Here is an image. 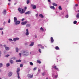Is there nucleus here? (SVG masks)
I'll return each instance as SVG.
<instances>
[{"instance_id":"f257e3e1","label":"nucleus","mask_w":79,"mask_h":79,"mask_svg":"<svg viewBox=\"0 0 79 79\" xmlns=\"http://www.w3.org/2000/svg\"><path fill=\"white\" fill-rule=\"evenodd\" d=\"M20 71V69L19 68H18L17 69V73L18 74V79H20V77H19V72Z\"/></svg>"},{"instance_id":"f03ea898","label":"nucleus","mask_w":79,"mask_h":79,"mask_svg":"<svg viewBox=\"0 0 79 79\" xmlns=\"http://www.w3.org/2000/svg\"><path fill=\"white\" fill-rule=\"evenodd\" d=\"M27 76L29 79H31V78L33 77V74L31 75V74H29L27 75Z\"/></svg>"},{"instance_id":"7ed1b4c3","label":"nucleus","mask_w":79,"mask_h":79,"mask_svg":"<svg viewBox=\"0 0 79 79\" xmlns=\"http://www.w3.org/2000/svg\"><path fill=\"white\" fill-rule=\"evenodd\" d=\"M21 24L22 25H23V26H24V25H26V24H27V21H25L24 22H22L21 23Z\"/></svg>"},{"instance_id":"20e7f679","label":"nucleus","mask_w":79,"mask_h":79,"mask_svg":"<svg viewBox=\"0 0 79 79\" xmlns=\"http://www.w3.org/2000/svg\"><path fill=\"white\" fill-rule=\"evenodd\" d=\"M15 24L16 25H18V24H20V22L19 20L15 22Z\"/></svg>"},{"instance_id":"39448f33","label":"nucleus","mask_w":79,"mask_h":79,"mask_svg":"<svg viewBox=\"0 0 79 79\" xmlns=\"http://www.w3.org/2000/svg\"><path fill=\"white\" fill-rule=\"evenodd\" d=\"M31 6L33 7V9H35L36 8V6L34 5V4H31Z\"/></svg>"},{"instance_id":"423d86ee","label":"nucleus","mask_w":79,"mask_h":79,"mask_svg":"<svg viewBox=\"0 0 79 79\" xmlns=\"http://www.w3.org/2000/svg\"><path fill=\"white\" fill-rule=\"evenodd\" d=\"M19 39V38H16L13 39V40L14 42H15L16 40H18Z\"/></svg>"},{"instance_id":"0eeeda50","label":"nucleus","mask_w":79,"mask_h":79,"mask_svg":"<svg viewBox=\"0 0 79 79\" xmlns=\"http://www.w3.org/2000/svg\"><path fill=\"white\" fill-rule=\"evenodd\" d=\"M27 32H26L25 34L26 35H29V31L28 30V29H26Z\"/></svg>"},{"instance_id":"6e6552de","label":"nucleus","mask_w":79,"mask_h":79,"mask_svg":"<svg viewBox=\"0 0 79 79\" xmlns=\"http://www.w3.org/2000/svg\"><path fill=\"white\" fill-rule=\"evenodd\" d=\"M25 15H29V14H31V11H28L26 12L25 13Z\"/></svg>"},{"instance_id":"1a4fd4ad","label":"nucleus","mask_w":79,"mask_h":79,"mask_svg":"<svg viewBox=\"0 0 79 79\" xmlns=\"http://www.w3.org/2000/svg\"><path fill=\"white\" fill-rule=\"evenodd\" d=\"M25 13V11L24 10V9H23L22 10V11L20 12L21 14H23V13Z\"/></svg>"},{"instance_id":"9d476101","label":"nucleus","mask_w":79,"mask_h":79,"mask_svg":"<svg viewBox=\"0 0 79 79\" xmlns=\"http://www.w3.org/2000/svg\"><path fill=\"white\" fill-rule=\"evenodd\" d=\"M51 40L52 43H53V42H54V40H53V37H51Z\"/></svg>"},{"instance_id":"9b49d317","label":"nucleus","mask_w":79,"mask_h":79,"mask_svg":"<svg viewBox=\"0 0 79 79\" xmlns=\"http://www.w3.org/2000/svg\"><path fill=\"white\" fill-rule=\"evenodd\" d=\"M8 76H9V77L11 76H12V73L10 72L9 73Z\"/></svg>"},{"instance_id":"f8f14e48","label":"nucleus","mask_w":79,"mask_h":79,"mask_svg":"<svg viewBox=\"0 0 79 79\" xmlns=\"http://www.w3.org/2000/svg\"><path fill=\"white\" fill-rule=\"evenodd\" d=\"M10 62L11 64H13V63H14V61H13V60H10Z\"/></svg>"},{"instance_id":"ddd939ff","label":"nucleus","mask_w":79,"mask_h":79,"mask_svg":"<svg viewBox=\"0 0 79 79\" xmlns=\"http://www.w3.org/2000/svg\"><path fill=\"white\" fill-rule=\"evenodd\" d=\"M40 17L41 18H44V16H43V15L42 14H40L39 15Z\"/></svg>"},{"instance_id":"4468645a","label":"nucleus","mask_w":79,"mask_h":79,"mask_svg":"<svg viewBox=\"0 0 79 79\" xmlns=\"http://www.w3.org/2000/svg\"><path fill=\"white\" fill-rule=\"evenodd\" d=\"M50 8L51 9H53V10H55V7L54 6H50Z\"/></svg>"},{"instance_id":"2eb2a0df","label":"nucleus","mask_w":79,"mask_h":79,"mask_svg":"<svg viewBox=\"0 0 79 79\" xmlns=\"http://www.w3.org/2000/svg\"><path fill=\"white\" fill-rule=\"evenodd\" d=\"M14 20L15 23L17 21V18L16 17H14Z\"/></svg>"},{"instance_id":"dca6fc26","label":"nucleus","mask_w":79,"mask_h":79,"mask_svg":"<svg viewBox=\"0 0 79 79\" xmlns=\"http://www.w3.org/2000/svg\"><path fill=\"white\" fill-rule=\"evenodd\" d=\"M16 63H18V62H21V60H16Z\"/></svg>"},{"instance_id":"f3484780","label":"nucleus","mask_w":79,"mask_h":79,"mask_svg":"<svg viewBox=\"0 0 79 79\" xmlns=\"http://www.w3.org/2000/svg\"><path fill=\"white\" fill-rule=\"evenodd\" d=\"M23 53H26V54H24V55H27L28 54V52H26L25 51H24L23 52Z\"/></svg>"},{"instance_id":"a211bd4d","label":"nucleus","mask_w":79,"mask_h":79,"mask_svg":"<svg viewBox=\"0 0 79 79\" xmlns=\"http://www.w3.org/2000/svg\"><path fill=\"white\" fill-rule=\"evenodd\" d=\"M34 43L33 42H32L31 44H30V46H32L34 45Z\"/></svg>"},{"instance_id":"6ab92c4d","label":"nucleus","mask_w":79,"mask_h":79,"mask_svg":"<svg viewBox=\"0 0 79 79\" xmlns=\"http://www.w3.org/2000/svg\"><path fill=\"white\" fill-rule=\"evenodd\" d=\"M52 5L53 6H57L58 5L57 4H56V3H52Z\"/></svg>"},{"instance_id":"aec40b11","label":"nucleus","mask_w":79,"mask_h":79,"mask_svg":"<svg viewBox=\"0 0 79 79\" xmlns=\"http://www.w3.org/2000/svg\"><path fill=\"white\" fill-rule=\"evenodd\" d=\"M53 68L55 69H56V70H58V68H56V66H55L54 67H53Z\"/></svg>"},{"instance_id":"412c9836","label":"nucleus","mask_w":79,"mask_h":79,"mask_svg":"<svg viewBox=\"0 0 79 79\" xmlns=\"http://www.w3.org/2000/svg\"><path fill=\"white\" fill-rule=\"evenodd\" d=\"M5 49L6 50H10V48H9L8 47H6Z\"/></svg>"},{"instance_id":"4be33fe9","label":"nucleus","mask_w":79,"mask_h":79,"mask_svg":"<svg viewBox=\"0 0 79 79\" xmlns=\"http://www.w3.org/2000/svg\"><path fill=\"white\" fill-rule=\"evenodd\" d=\"M76 18L79 19V13H78L76 15Z\"/></svg>"},{"instance_id":"5701e85b","label":"nucleus","mask_w":79,"mask_h":79,"mask_svg":"<svg viewBox=\"0 0 79 79\" xmlns=\"http://www.w3.org/2000/svg\"><path fill=\"white\" fill-rule=\"evenodd\" d=\"M18 10L19 11V12H21L22 9L21 8H19L18 9Z\"/></svg>"},{"instance_id":"b1692460","label":"nucleus","mask_w":79,"mask_h":79,"mask_svg":"<svg viewBox=\"0 0 79 79\" xmlns=\"http://www.w3.org/2000/svg\"><path fill=\"white\" fill-rule=\"evenodd\" d=\"M30 3V0H27V4H29Z\"/></svg>"},{"instance_id":"393cba45","label":"nucleus","mask_w":79,"mask_h":79,"mask_svg":"<svg viewBox=\"0 0 79 79\" xmlns=\"http://www.w3.org/2000/svg\"><path fill=\"white\" fill-rule=\"evenodd\" d=\"M3 13L4 15H6V10H4L3 12Z\"/></svg>"},{"instance_id":"a878e982","label":"nucleus","mask_w":79,"mask_h":79,"mask_svg":"<svg viewBox=\"0 0 79 79\" xmlns=\"http://www.w3.org/2000/svg\"><path fill=\"white\" fill-rule=\"evenodd\" d=\"M58 8L60 10H62V8H61V7L60 6Z\"/></svg>"},{"instance_id":"bb28decb","label":"nucleus","mask_w":79,"mask_h":79,"mask_svg":"<svg viewBox=\"0 0 79 79\" xmlns=\"http://www.w3.org/2000/svg\"><path fill=\"white\" fill-rule=\"evenodd\" d=\"M55 49L56 50H59V47H58V46H56L55 47Z\"/></svg>"},{"instance_id":"cd10ccee","label":"nucleus","mask_w":79,"mask_h":79,"mask_svg":"<svg viewBox=\"0 0 79 79\" xmlns=\"http://www.w3.org/2000/svg\"><path fill=\"white\" fill-rule=\"evenodd\" d=\"M19 50V49H18V48H16V52H18V51Z\"/></svg>"},{"instance_id":"c85d7f7f","label":"nucleus","mask_w":79,"mask_h":79,"mask_svg":"<svg viewBox=\"0 0 79 79\" xmlns=\"http://www.w3.org/2000/svg\"><path fill=\"white\" fill-rule=\"evenodd\" d=\"M37 62L38 63H39L40 64L41 63V62L40 61V60H37Z\"/></svg>"},{"instance_id":"c756f323","label":"nucleus","mask_w":79,"mask_h":79,"mask_svg":"<svg viewBox=\"0 0 79 79\" xmlns=\"http://www.w3.org/2000/svg\"><path fill=\"white\" fill-rule=\"evenodd\" d=\"M40 30L41 31H44V28H42V27H41L40 29Z\"/></svg>"},{"instance_id":"7c9ffc66","label":"nucleus","mask_w":79,"mask_h":79,"mask_svg":"<svg viewBox=\"0 0 79 79\" xmlns=\"http://www.w3.org/2000/svg\"><path fill=\"white\" fill-rule=\"evenodd\" d=\"M10 66V63H8L6 64V66L8 67Z\"/></svg>"},{"instance_id":"2f4dec72","label":"nucleus","mask_w":79,"mask_h":79,"mask_svg":"<svg viewBox=\"0 0 79 79\" xmlns=\"http://www.w3.org/2000/svg\"><path fill=\"white\" fill-rule=\"evenodd\" d=\"M30 65H31V66H33V63L32 62H30Z\"/></svg>"},{"instance_id":"473e14b6","label":"nucleus","mask_w":79,"mask_h":79,"mask_svg":"<svg viewBox=\"0 0 79 79\" xmlns=\"http://www.w3.org/2000/svg\"><path fill=\"white\" fill-rule=\"evenodd\" d=\"M76 23H77V21H74L73 22V23L74 24H76Z\"/></svg>"},{"instance_id":"72a5a7b5","label":"nucleus","mask_w":79,"mask_h":79,"mask_svg":"<svg viewBox=\"0 0 79 79\" xmlns=\"http://www.w3.org/2000/svg\"><path fill=\"white\" fill-rule=\"evenodd\" d=\"M3 65V64H2V63H0V68H1V67H2V66Z\"/></svg>"},{"instance_id":"f704fd0d","label":"nucleus","mask_w":79,"mask_h":79,"mask_svg":"<svg viewBox=\"0 0 79 79\" xmlns=\"http://www.w3.org/2000/svg\"><path fill=\"white\" fill-rule=\"evenodd\" d=\"M26 27H30V24H27L26 25Z\"/></svg>"},{"instance_id":"c9c22d12","label":"nucleus","mask_w":79,"mask_h":79,"mask_svg":"<svg viewBox=\"0 0 79 79\" xmlns=\"http://www.w3.org/2000/svg\"><path fill=\"white\" fill-rule=\"evenodd\" d=\"M45 74V72H44L42 74V76H44Z\"/></svg>"},{"instance_id":"e433bc0d","label":"nucleus","mask_w":79,"mask_h":79,"mask_svg":"<svg viewBox=\"0 0 79 79\" xmlns=\"http://www.w3.org/2000/svg\"><path fill=\"white\" fill-rule=\"evenodd\" d=\"M9 41H13V40H12V39H9Z\"/></svg>"},{"instance_id":"4c0bfd02","label":"nucleus","mask_w":79,"mask_h":79,"mask_svg":"<svg viewBox=\"0 0 79 79\" xmlns=\"http://www.w3.org/2000/svg\"><path fill=\"white\" fill-rule=\"evenodd\" d=\"M10 56V55H6L5 56L6 57H8V56Z\"/></svg>"},{"instance_id":"58836bf2","label":"nucleus","mask_w":79,"mask_h":79,"mask_svg":"<svg viewBox=\"0 0 79 79\" xmlns=\"http://www.w3.org/2000/svg\"><path fill=\"white\" fill-rule=\"evenodd\" d=\"M39 52L40 53H42V52H41V49H39Z\"/></svg>"},{"instance_id":"ea45409f","label":"nucleus","mask_w":79,"mask_h":79,"mask_svg":"<svg viewBox=\"0 0 79 79\" xmlns=\"http://www.w3.org/2000/svg\"><path fill=\"white\" fill-rule=\"evenodd\" d=\"M37 69V68L36 67H35V68H34V69H33V71H35V70Z\"/></svg>"},{"instance_id":"a19ab883","label":"nucleus","mask_w":79,"mask_h":79,"mask_svg":"<svg viewBox=\"0 0 79 79\" xmlns=\"http://www.w3.org/2000/svg\"><path fill=\"white\" fill-rule=\"evenodd\" d=\"M68 17H69V16L68 15H67L65 16V18H68Z\"/></svg>"},{"instance_id":"79ce46f5","label":"nucleus","mask_w":79,"mask_h":79,"mask_svg":"<svg viewBox=\"0 0 79 79\" xmlns=\"http://www.w3.org/2000/svg\"><path fill=\"white\" fill-rule=\"evenodd\" d=\"M25 19H24V18H23L22 19V21H24V20Z\"/></svg>"},{"instance_id":"37998d69","label":"nucleus","mask_w":79,"mask_h":79,"mask_svg":"<svg viewBox=\"0 0 79 79\" xmlns=\"http://www.w3.org/2000/svg\"><path fill=\"white\" fill-rule=\"evenodd\" d=\"M12 59H13V60H15V57H12V58H11V59L12 60Z\"/></svg>"},{"instance_id":"c03bdc74","label":"nucleus","mask_w":79,"mask_h":79,"mask_svg":"<svg viewBox=\"0 0 79 79\" xmlns=\"http://www.w3.org/2000/svg\"><path fill=\"white\" fill-rule=\"evenodd\" d=\"M3 28H0V31H2L3 30Z\"/></svg>"},{"instance_id":"a18cd8bd","label":"nucleus","mask_w":79,"mask_h":79,"mask_svg":"<svg viewBox=\"0 0 79 79\" xmlns=\"http://www.w3.org/2000/svg\"><path fill=\"white\" fill-rule=\"evenodd\" d=\"M38 46H39V47H42V46L41 44H39Z\"/></svg>"},{"instance_id":"49530a36","label":"nucleus","mask_w":79,"mask_h":79,"mask_svg":"<svg viewBox=\"0 0 79 79\" xmlns=\"http://www.w3.org/2000/svg\"><path fill=\"white\" fill-rule=\"evenodd\" d=\"M23 64H20V67H23Z\"/></svg>"},{"instance_id":"de8ad7c7","label":"nucleus","mask_w":79,"mask_h":79,"mask_svg":"<svg viewBox=\"0 0 79 79\" xmlns=\"http://www.w3.org/2000/svg\"><path fill=\"white\" fill-rule=\"evenodd\" d=\"M8 23H10V19H9L8 21Z\"/></svg>"},{"instance_id":"09e8293b","label":"nucleus","mask_w":79,"mask_h":79,"mask_svg":"<svg viewBox=\"0 0 79 79\" xmlns=\"http://www.w3.org/2000/svg\"><path fill=\"white\" fill-rule=\"evenodd\" d=\"M27 7H24V9L26 10H27Z\"/></svg>"},{"instance_id":"8fccbe9b","label":"nucleus","mask_w":79,"mask_h":79,"mask_svg":"<svg viewBox=\"0 0 79 79\" xmlns=\"http://www.w3.org/2000/svg\"><path fill=\"white\" fill-rule=\"evenodd\" d=\"M57 77H58V75H56V76H55V77L56 78H57Z\"/></svg>"},{"instance_id":"3c124183","label":"nucleus","mask_w":79,"mask_h":79,"mask_svg":"<svg viewBox=\"0 0 79 79\" xmlns=\"http://www.w3.org/2000/svg\"><path fill=\"white\" fill-rule=\"evenodd\" d=\"M35 38H37V36L36 35H35Z\"/></svg>"},{"instance_id":"603ef678","label":"nucleus","mask_w":79,"mask_h":79,"mask_svg":"<svg viewBox=\"0 0 79 79\" xmlns=\"http://www.w3.org/2000/svg\"><path fill=\"white\" fill-rule=\"evenodd\" d=\"M25 45H27V43H25Z\"/></svg>"},{"instance_id":"864d4df0","label":"nucleus","mask_w":79,"mask_h":79,"mask_svg":"<svg viewBox=\"0 0 79 79\" xmlns=\"http://www.w3.org/2000/svg\"><path fill=\"white\" fill-rule=\"evenodd\" d=\"M78 6V4H76L75 5V6Z\"/></svg>"},{"instance_id":"5fc2aeb1","label":"nucleus","mask_w":79,"mask_h":79,"mask_svg":"<svg viewBox=\"0 0 79 79\" xmlns=\"http://www.w3.org/2000/svg\"><path fill=\"white\" fill-rule=\"evenodd\" d=\"M19 55L20 56H21V53H19Z\"/></svg>"},{"instance_id":"6e6d98bb","label":"nucleus","mask_w":79,"mask_h":79,"mask_svg":"<svg viewBox=\"0 0 79 79\" xmlns=\"http://www.w3.org/2000/svg\"><path fill=\"white\" fill-rule=\"evenodd\" d=\"M50 1H51V0H48V2H50Z\"/></svg>"},{"instance_id":"4d7b16f0","label":"nucleus","mask_w":79,"mask_h":79,"mask_svg":"<svg viewBox=\"0 0 79 79\" xmlns=\"http://www.w3.org/2000/svg\"><path fill=\"white\" fill-rule=\"evenodd\" d=\"M8 5H11V4L10 3H8Z\"/></svg>"},{"instance_id":"13d9d810","label":"nucleus","mask_w":79,"mask_h":79,"mask_svg":"<svg viewBox=\"0 0 79 79\" xmlns=\"http://www.w3.org/2000/svg\"><path fill=\"white\" fill-rule=\"evenodd\" d=\"M4 47H6V45H5V44H4Z\"/></svg>"},{"instance_id":"bf43d9fd","label":"nucleus","mask_w":79,"mask_h":79,"mask_svg":"<svg viewBox=\"0 0 79 79\" xmlns=\"http://www.w3.org/2000/svg\"><path fill=\"white\" fill-rule=\"evenodd\" d=\"M2 35H3V31L2 32Z\"/></svg>"},{"instance_id":"052dcab7","label":"nucleus","mask_w":79,"mask_h":79,"mask_svg":"<svg viewBox=\"0 0 79 79\" xmlns=\"http://www.w3.org/2000/svg\"><path fill=\"white\" fill-rule=\"evenodd\" d=\"M36 15V17H37V16H38V14H36V15Z\"/></svg>"},{"instance_id":"680f3d73","label":"nucleus","mask_w":79,"mask_h":79,"mask_svg":"<svg viewBox=\"0 0 79 79\" xmlns=\"http://www.w3.org/2000/svg\"><path fill=\"white\" fill-rule=\"evenodd\" d=\"M5 23H6L5 22H4L3 24L5 25Z\"/></svg>"},{"instance_id":"e2e57ef3","label":"nucleus","mask_w":79,"mask_h":79,"mask_svg":"<svg viewBox=\"0 0 79 79\" xmlns=\"http://www.w3.org/2000/svg\"><path fill=\"white\" fill-rule=\"evenodd\" d=\"M17 3H16V2H15V5H16V4Z\"/></svg>"},{"instance_id":"0e129e2a","label":"nucleus","mask_w":79,"mask_h":79,"mask_svg":"<svg viewBox=\"0 0 79 79\" xmlns=\"http://www.w3.org/2000/svg\"><path fill=\"white\" fill-rule=\"evenodd\" d=\"M0 55H1V51H0Z\"/></svg>"},{"instance_id":"69168bd1","label":"nucleus","mask_w":79,"mask_h":79,"mask_svg":"<svg viewBox=\"0 0 79 79\" xmlns=\"http://www.w3.org/2000/svg\"><path fill=\"white\" fill-rule=\"evenodd\" d=\"M38 71H40V69H38Z\"/></svg>"},{"instance_id":"338daca9","label":"nucleus","mask_w":79,"mask_h":79,"mask_svg":"<svg viewBox=\"0 0 79 79\" xmlns=\"http://www.w3.org/2000/svg\"><path fill=\"white\" fill-rule=\"evenodd\" d=\"M42 48H44V47H42Z\"/></svg>"},{"instance_id":"774afa93","label":"nucleus","mask_w":79,"mask_h":79,"mask_svg":"<svg viewBox=\"0 0 79 79\" xmlns=\"http://www.w3.org/2000/svg\"><path fill=\"white\" fill-rule=\"evenodd\" d=\"M1 71H2V70L1 69H0V72H1Z\"/></svg>"}]
</instances>
